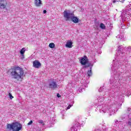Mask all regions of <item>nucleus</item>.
Instances as JSON below:
<instances>
[{"instance_id":"f257e3e1","label":"nucleus","mask_w":131,"mask_h":131,"mask_svg":"<svg viewBox=\"0 0 131 131\" xmlns=\"http://www.w3.org/2000/svg\"><path fill=\"white\" fill-rule=\"evenodd\" d=\"M121 67V64L119 63V61H117L115 63H113L112 66V71H114V77H112L110 80V82L112 85V89H119L118 87L120 83L118 79H120V75L122 74V72H120V70H118L119 68Z\"/></svg>"},{"instance_id":"f03ea898","label":"nucleus","mask_w":131,"mask_h":131,"mask_svg":"<svg viewBox=\"0 0 131 131\" xmlns=\"http://www.w3.org/2000/svg\"><path fill=\"white\" fill-rule=\"evenodd\" d=\"M117 104L115 103L114 104H101L98 105L97 110H99L100 113H110V116L113 115L115 112H117Z\"/></svg>"},{"instance_id":"7ed1b4c3","label":"nucleus","mask_w":131,"mask_h":131,"mask_svg":"<svg viewBox=\"0 0 131 131\" xmlns=\"http://www.w3.org/2000/svg\"><path fill=\"white\" fill-rule=\"evenodd\" d=\"M9 73L12 78L17 79V80L22 79L24 76V71H23V69L19 67L11 68L9 70Z\"/></svg>"},{"instance_id":"20e7f679","label":"nucleus","mask_w":131,"mask_h":131,"mask_svg":"<svg viewBox=\"0 0 131 131\" xmlns=\"http://www.w3.org/2000/svg\"><path fill=\"white\" fill-rule=\"evenodd\" d=\"M127 50V51H126ZM131 51V47L128 46L127 48H123L121 46H120L118 47L117 49V56L116 57V60L118 59H121L123 57H126L127 56V52Z\"/></svg>"},{"instance_id":"39448f33","label":"nucleus","mask_w":131,"mask_h":131,"mask_svg":"<svg viewBox=\"0 0 131 131\" xmlns=\"http://www.w3.org/2000/svg\"><path fill=\"white\" fill-rule=\"evenodd\" d=\"M122 20L123 22H128L131 20V5L127 6L125 9L122 13Z\"/></svg>"},{"instance_id":"423d86ee","label":"nucleus","mask_w":131,"mask_h":131,"mask_svg":"<svg viewBox=\"0 0 131 131\" xmlns=\"http://www.w3.org/2000/svg\"><path fill=\"white\" fill-rule=\"evenodd\" d=\"M107 97H108V95L105 93V94L103 95V97L102 96H100L98 98L97 100L98 102H103L104 100H105L107 101L106 103H109L111 101L114 102V101H116V99H117V98H116V95H114V94H109L108 98Z\"/></svg>"},{"instance_id":"0eeeda50","label":"nucleus","mask_w":131,"mask_h":131,"mask_svg":"<svg viewBox=\"0 0 131 131\" xmlns=\"http://www.w3.org/2000/svg\"><path fill=\"white\" fill-rule=\"evenodd\" d=\"M7 128L9 130L19 131L22 129V125L16 122L12 123V124H8L7 125Z\"/></svg>"},{"instance_id":"6e6552de","label":"nucleus","mask_w":131,"mask_h":131,"mask_svg":"<svg viewBox=\"0 0 131 131\" xmlns=\"http://www.w3.org/2000/svg\"><path fill=\"white\" fill-rule=\"evenodd\" d=\"M74 15V13L72 12L70 10H66L63 12V17L66 19V20L71 19V17Z\"/></svg>"},{"instance_id":"1a4fd4ad","label":"nucleus","mask_w":131,"mask_h":131,"mask_svg":"<svg viewBox=\"0 0 131 131\" xmlns=\"http://www.w3.org/2000/svg\"><path fill=\"white\" fill-rule=\"evenodd\" d=\"M49 88L51 90H56V89L58 88V84L57 82L55 80H51L49 82Z\"/></svg>"},{"instance_id":"9d476101","label":"nucleus","mask_w":131,"mask_h":131,"mask_svg":"<svg viewBox=\"0 0 131 131\" xmlns=\"http://www.w3.org/2000/svg\"><path fill=\"white\" fill-rule=\"evenodd\" d=\"M80 129V125L79 122H75L74 125L71 128L70 131H79Z\"/></svg>"},{"instance_id":"9b49d317","label":"nucleus","mask_w":131,"mask_h":131,"mask_svg":"<svg viewBox=\"0 0 131 131\" xmlns=\"http://www.w3.org/2000/svg\"><path fill=\"white\" fill-rule=\"evenodd\" d=\"M7 5V0H0V9H6Z\"/></svg>"},{"instance_id":"f8f14e48","label":"nucleus","mask_w":131,"mask_h":131,"mask_svg":"<svg viewBox=\"0 0 131 131\" xmlns=\"http://www.w3.org/2000/svg\"><path fill=\"white\" fill-rule=\"evenodd\" d=\"M88 62H89V58H88L86 56H84L81 58L80 63L81 65H86Z\"/></svg>"},{"instance_id":"ddd939ff","label":"nucleus","mask_w":131,"mask_h":131,"mask_svg":"<svg viewBox=\"0 0 131 131\" xmlns=\"http://www.w3.org/2000/svg\"><path fill=\"white\" fill-rule=\"evenodd\" d=\"M33 65L35 68H39L41 66V63L38 60H35L33 62Z\"/></svg>"},{"instance_id":"4468645a","label":"nucleus","mask_w":131,"mask_h":131,"mask_svg":"<svg viewBox=\"0 0 131 131\" xmlns=\"http://www.w3.org/2000/svg\"><path fill=\"white\" fill-rule=\"evenodd\" d=\"M71 19L74 23H78V22L80 21V20H79V18L74 16V14L71 17Z\"/></svg>"},{"instance_id":"2eb2a0df","label":"nucleus","mask_w":131,"mask_h":131,"mask_svg":"<svg viewBox=\"0 0 131 131\" xmlns=\"http://www.w3.org/2000/svg\"><path fill=\"white\" fill-rule=\"evenodd\" d=\"M42 5L41 0H35V5L36 7H40Z\"/></svg>"},{"instance_id":"dca6fc26","label":"nucleus","mask_w":131,"mask_h":131,"mask_svg":"<svg viewBox=\"0 0 131 131\" xmlns=\"http://www.w3.org/2000/svg\"><path fill=\"white\" fill-rule=\"evenodd\" d=\"M66 47H67V48H69L70 49H71V48H72V41H71V40L68 41L66 45Z\"/></svg>"},{"instance_id":"f3484780","label":"nucleus","mask_w":131,"mask_h":131,"mask_svg":"<svg viewBox=\"0 0 131 131\" xmlns=\"http://www.w3.org/2000/svg\"><path fill=\"white\" fill-rule=\"evenodd\" d=\"M86 74L88 75L87 76H88V78H90V77L92 76V67L90 68V70L88 71Z\"/></svg>"},{"instance_id":"a211bd4d","label":"nucleus","mask_w":131,"mask_h":131,"mask_svg":"<svg viewBox=\"0 0 131 131\" xmlns=\"http://www.w3.org/2000/svg\"><path fill=\"white\" fill-rule=\"evenodd\" d=\"M100 27L101 29H106V26L103 23L100 24Z\"/></svg>"},{"instance_id":"6ab92c4d","label":"nucleus","mask_w":131,"mask_h":131,"mask_svg":"<svg viewBox=\"0 0 131 131\" xmlns=\"http://www.w3.org/2000/svg\"><path fill=\"white\" fill-rule=\"evenodd\" d=\"M25 51H26V49H25V48H23L20 51L21 55H24V53H25Z\"/></svg>"},{"instance_id":"aec40b11","label":"nucleus","mask_w":131,"mask_h":131,"mask_svg":"<svg viewBox=\"0 0 131 131\" xmlns=\"http://www.w3.org/2000/svg\"><path fill=\"white\" fill-rule=\"evenodd\" d=\"M49 47L51 49H54V48H55V44L54 43H50L49 45Z\"/></svg>"},{"instance_id":"412c9836","label":"nucleus","mask_w":131,"mask_h":131,"mask_svg":"<svg viewBox=\"0 0 131 131\" xmlns=\"http://www.w3.org/2000/svg\"><path fill=\"white\" fill-rule=\"evenodd\" d=\"M38 123H40V124H42V125L43 126L45 125V123H43V121L42 120H40L38 121Z\"/></svg>"},{"instance_id":"4be33fe9","label":"nucleus","mask_w":131,"mask_h":131,"mask_svg":"<svg viewBox=\"0 0 131 131\" xmlns=\"http://www.w3.org/2000/svg\"><path fill=\"white\" fill-rule=\"evenodd\" d=\"M121 28H122V29H125V24H121Z\"/></svg>"},{"instance_id":"5701e85b","label":"nucleus","mask_w":131,"mask_h":131,"mask_svg":"<svg viewBox=\"0 0 131 131\" xmlns=\"http://www.w3.org/2000/svg\"><path fill=\"white\" fill-rule=\"evenodd\" d=\"M115 122L116 124H118V123H120V124H122V121L119 122L118 120H116L115 121Z\"/></svg>"},{"instance_id":"b1692460","label":"nucleus","mask_w":131,"mask_h":131,"mask_svg":"<svg viewBox=\"0 0 131 131\" xmlns=\"http://www.w3.org/2000/svg\"><path fill=\"white\" fill-rule=\"evenodd\" d=\"M127 124L129 125V126H130V127H131V118L128 120Z\"/></svg>"},{"instance_id":"393cba45","label":"nucleus","mask_w":131,"mask_h":131,"mask_svg":"<svg viewBox=\"0 0 131 131\" xmlns=\"http://www.w3.org/2000/svg\"><path fill=\"white\" fill-rule=\"evenodd\" d=\"M9 98H10V99H11V100H12V99L14 98V96H13V95H12V94L9 93Z\"/></svg>"},{"instance_id":"a878e982","label":"nucleus","mask_w":131,"mask_h":131,"mask_svg":"<svg viewBox=\"0 0 131 131\" xmlns=\"http://www.w3.org/2000/svg\"><path fill=\"white\" fill-rule=\"evenodd\" d=\"M104 86L103 87H101L100 89L98 90V91L101 93V92H103L104 91Z\"/></svg>"},{"instance_id":"bb28decb","label":"nucleus","mask_w":131,"mask_h":131,"mask_svg":"<svg viewBox=\"0 0 131 131\" xmlns=\"http://www.w3.org/2000/svg\"><path fill=\"white\" fill-rule=\"evenodd\" d=\"M117 37L119 38H122V35L120 34V35H118V36H117Z\"/></svg>"},{"instance_id":"cd10ccee","label":"nucleus","mask_w":131,"mask_h":131,"mask_svg":"<svg viewBox=\"0 0 131 131\" xmlns=\"http://www.w3.org/2000/svg\"><path fill=\"white\" fill-rule=\"evenodd\" d=\"M72 106L73 105L69 104L67 109V110L70 109V108H71V107H72Z\"/></svg>"},{"instance_id":"c85d7f7f","label":"nucleus","mask_w":131,"mask_h":131,"mask_svg":"<svg viewBox=\"0 0 131 131\" xmlns=\"http://www.w3.org/2000/svg\"><path fill=\"white\" fill-rule=\"evenodd\" d=\"M32 121H30L28 123V125H31V124H32Z\"/></svg>"},{"instance_id":"c756f323","label":"nucleus","mask_w":131,"mask_h":131,"mask_svg":"<svg viewBox=\"0 0 131 131\" xmlns=\"http://www.w3.org/2000/svg\"><path fill=\"white\" fill-rule=\"evenodd\" d=\"M102 129H103V130H107V129H106V126H102Z\"/></svg>"},{"instance_id":"7c9ffc66","label":"nucleus","mask_w":131,"mask_h":131,"mask_svg":"<svg viewBox=\"0 0 131 131\" xmlns=\"http://www.w3.org/2000/svg\"><path fill=\"white\" fill-rule=\"evenodd\" d=\"M57 98H61V95H60V94L59 93H58L57 94Z\"/></svg>"},{"instance_id":"2f4dec72","label":"nucleus","mask_w":131,"mask_h":131,"mask_svg":"<svg viewBox=\"0 0 131 131\" xmlns=\"http://www.w3.org/2000/svg\"><path fill=\"white\" fill-rule=\"evenodd\" d=\"M21 59H24V54H21Z\"/></svg>"},{"instance_id":"473e14b6","label":"nucleus","mask_w":131,"mask_h":131,"mask_svg":"<svg viewBox=\"0 0 131 131\" xmlns=\"http://www.w3.org/2000/svg\"><path fill=\"white\" fill-rule=\"evenodd\" d=\"M43 14H47V10H45L43 11Z\"/></svg>"},{"instance_id":"72a5a7b5","label":"nucleus","mask_w":131,"mask_h":131,"mask_svg":"<svg viewBox=\"0 0 131 131\" xmlns=\"http://www.w3.org/2000/svg\"><path fill=\"white\" fill-rule=\"evenodd\" d=\"M127 110L128 112L131 111V108H128Z\"/></svg>"},{"instance_id":"f704fd0d","label":"nucleus","mask_w":131,"mask_h":131,"mask_svg":"<svg viewBox=\"0 0 131 131\" xmlns=\"http://www.w3.org/2000/svg\"><path fill=\"white\" fill-rule=\"evenodd\" d=\"M122 97H123L122 95H121L120 97H117V99H121V98H122Z\"/></svg>"},{"instance_id":"c9c22d12","label":"nucleus","mask_w":131,"mask_h":131,"mask_svg":"<svg viewBox=\"0 0 131 131\" xmlns=\"http://www.w3.org/2000/svg\"><path fill=\"white\" fill-rule=\"evenodd\" d=\"M62 119H64V115H62Z\"/></svg>"},{"instance_id":"e433bc0d","label":"nucleus","mask_w":131,"mask_h":131,"mask_svg":"<svg viewBox=\"0 0 131 131\" xmlns=\"http://www.w3.org/2000/svg\"><path fill=\"white\" fill-rule=\"evenodd\" d=\"M113 3H114V4H115V3H116V1H114L113 2Z\"/></svg>"},{"instance_id":"4c0bfd02","label":"nucleus","mask_w":131,"mask_h":131,"mask_svg":"<svg viewBox=\"0 0 131 131\" xmlns=\"http://www.w3.org/2000/svg\"><path fill=\"white\" fill-rule=\"evenodd\" d=\"M121 3H123L124 2V0H121Z\"/></svg>"},{"instance_id":"58836bf2","label":"nucleus","mask_w":131,"mask_h":131,"mask_svg":"<svg viewBox=\"0 0 131 131\" xmlns=\"http://www.w3.org/2000/svg\"><path fill=\"white\" fill-rule=\"evenodd\" d=\"M89 66H90V65H88V66H85V67H89Z\"/></svg>"},{"instance_id":"ea45409f","label":"nucleus","mask_w":131,"mask_h":131,"mask_svg":"<svg viewBox=\"0 0 131 131\" xmlns=\"http://www.w3.org/2000/svg\"><path fill=\"white\" fill-rule=\"evenodd\" d=\"M127 25L128 26H129V24H127Z\"/></svg>"},{"instance_id":"a19ab883","label":"nucleus","mask_w":131,"mask_h":131,"mask_svg":"<svg viewBox=\"0 0 131 131\" xmlns=\"http://www.w3.org/2000/svg\"><path fill=\"white\" fill-rule=\"evenodd\" d=\"M127 96L128 97H129V94H128L127 95Z\"/></svg>"},{"instance_id":"79ce46f5","label":"nucleus","mask_w":131,"mask_h":131,"mask_svg":"<svg viewBox=\"0 0 131 131\" xmlns=\"http://www.w3.org/2000/svg\"><path fill=\"white\" fill-rule=\"evenodd\" d=\"M113 62H114V60H113Z\"/></svg>"}]
</instances>
